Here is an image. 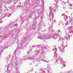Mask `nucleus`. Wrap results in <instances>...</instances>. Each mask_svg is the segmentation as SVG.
Masks as SVG:
<instances>
[{"label":"nucleus","instance_id":"obj_45","mask_svg":"<svg viewBox=\"0 0 73 73\" xmlns=\"http://www.w3.org/2000/svg\"><path fill=\"white\" fill-rule=\"evenodd\" d=\"M56 22V21H53V23H54Z\"/></svg>","mask_w":73,"mask_h":73},{"label":"nucleus","instance_id":"obj_44","mask_svg":"<svg viewBox=\"0 0 73 73\" xmlns=\"http://www.w3.org/2000/svg\"><path fill=\"white\" fill-rule=\"evenodd\" d=\"M27 9V8H26ZM27 9V11H26V10H25H25L24 9H23V10H24L25 11H26V12H27V11H28V9Z\"/></svg>","mask_w":73,"mask_h":73},{"label":"nucleus","instance_id":"obj_24","mask_svg":"<svg viewBox=\"0 0 73 73\" xmlns=\"http://www.w3.org/2000/svg\"><path fill=\"white\" fill-rule=\"evenodd\" d=\"M32 48L30 49L29 50V51L28 52V53H29L31 52H32Z\"/></svg>","mask_w":73,"mask_h":73},{"label":"nucleus","instance_id":"obj_53","mask_svg":"<svg viewBox=\"0 0 73 73\" xmlns=\"http://www.w3.org/2000/svg\"><path fill=\"white\" fill-rule=\"evenodd\" d=\"M38 27H40V25H38Z\"/></svg>","mask_w":73,"mask_h":73},{"label":"nucleus","instance_id":"obj_31","mask_svg":"<svg viewBox=\"0 0 73 73\" xmlns=\"http://www.w3.org/2000/svg\"><path fill=\"white\" fill-rule=\"evenodd\" d=\"M15 69L16 71H17V70H18V69H19V68H18L17 67H16L15 68Z\"/></svg>","mask_w":73,"mask_h":73},{"label":"nucleus","instance_id":"obj_2","mask_svg":"<svg viewBox=\"0 0 73 73\" xmlns=\"http://www.w3.org/2000/svg\"><path fill=\"white\" fill-rule=\"evenodd\" d=\"M36 47L38 48H40L39 50H35V54L36 56H37V57H38V56H40L41 54H43L44 53V50L45 49H47V52H49L50 50V48L47 45L44 46V45H37Z\"/></svg>","mask_w":73,"mask_h":73},{"label":"nucleus","instance_id":"obj_20","mask_svg":"<svg viewBox=\"0 0 73 73\" xmlns=\"http://www.w3.org/2000/svg\"><path fill=\"white\" fill-rule=\"evenodd\" d=\"M6 38V36H2V39L3 40H5Z\"/></svg>","mask_w":73,"mask_h":73},{"label":"nucleus","instance_id":"obj_56","mask_svg":"<svg viewBox=\"0 0 73 73\" xmlns=\"http://www.w3.org/2000/svg\"><path fill=\"white\" fill-rule=\"evenodd\" d=\"M26 6H27V5H26Z\"/></svg>","mask_w":73,"mask_h":73},{"label":"nucleus","instance_id":"obj_41","mask_svg":"<svg viewBox=\"0 0 73 73\" xmlns=\"http://www.w3.org/2000/svg\"><path fill=\"white\" fill-rule=\"evenodd\" d=\"M70 7H72V4H70Z\"/></svg>","mask_w":73,"mask_h":73},{"label":"nucleus","instance_id":"obj_39","mask_svg":"<svg viewBox=\"0 0 73 73\" xmlns=\"http://www.w3.org/2000/svg\"><path fill=\"white\" fill-rule=\"evenodd\" d=\"M41 19H43V16H42V17H41Z\"/></svg>","mask_w":73,"mask_h":73},{"label":"nucleus","instance_id":"obj_18","mask_svg":"<svg viewBox=\"0 0 73 73\" xmlns=\"http://www.w3.org/2000/svg\"><path fill=\"white\" fill-rule=\"evenodd\" d=\"M10 26H12V25H11V24H10L9 25L5 27V28H6V29H8V28H9V27H10Z\"/></svg>","mask_w":73,"mask_h":73},{"label":"nucleus","instance_id":"obj_51","mask_svg":"<svg viewBox=\"0 0 73 73\" xmlns=\"http://www.w3.org/2000/svg\"><path fill=\"white\" fill-rule=\"evenodd\" d=\"M11 36H13V35H11Z\"/></svg>","mask_w":73,"mask_h":73},{"label":"nucleus","instance_id":"obj_5","mask_svg":"<svg viewBox=\"0 0 73 73\" xmlns=\"http://www.w3.org/2000/svg\"><path fill=\"white\" fill-rule=\"evenodd\" d=\"M60 41L62 42V46H60V47L59 49L61 52H64L65 48V47H67L68 45H67V44L64 45V38H62V39H61V37H60Z\"/></svg>","mask_w":73,"mask_h":73},{"label":"nucleus","instance_id":"obj_29","mask_svg":"<svg viewBox=\"0 0 73 73\" xmlns=\"http://www.w3.org/2000/svg\"><path fill=\"white\" fill-rule=\"evenodd\" d=\"M42 4H44V0H42Z\"/></svg>","mask_w":73,"mask_h":73},{"label":"nucleus","instance_id":"obj_58","mask_svg":"<svg viewBox=\"0 0 73 73\" xmlns=\"http://www.w3.org/2000/svg\"><path fill=\"white\" fill-rule=\"evenodd\" d=\"M72 19H73V18H72Z\"/></svg>","mask_w":73,"mask_h":73},{"label":"nucleus","instance_id":"obj_23","mask_svg":"<svg viewBox=\"0 0 73 73\" xmlns=\"http://www.w3.org/2000/svg\"><path fill=\"white\" fill-rule=\"evenodd\" d=\"M8 46L6 44H5V46L3 47L4 48H7Z\"/></svg>","mask_w":73,"mask_h":73},{"label":"nucleus","instance_id":"obj_4","mask_svg":"<svg viewBox=\"0 0 73 73\" xmlns=\"http://www.w3.org/2000/svg\"><path fill=\"white\" fill-rule=\"evenodd\" d=\"M52 7L51 6L50 7V21H51V20L52 21H53V19H54V15L53 13V12H54V13H56V8H52Z\"/></svg>","mask_w":73,"mask_h":73},{"label":"nucleus","instance_id":"obj_12","mask_svg":"<svg viewBox=\"0 0 73 73\" xmlns=\"http://www.w3.org/2000/svg\"><path fill=\"white\" fill-rule=\"evenodd\" d=\"M44 70H46V69L42 68H40V70L42 71V72L39 73H45V71H44ZM36 73H38V72H36Z\"/></svg>","mask_w":73,"mask_h":73},{"label":"nucleus","instance_id":"obj_40","mask_svg":"<svg viewBox=\"0 0 73 73\" xmlns=\"http://www.w3.org/2000/svg\"><path fill=\"white\" fill-rule=\"evenodd\" d=\"M13 25H15V24L14 23H12Z\"/></svg>","mask_w":73,"mask_h":73},{"label":"nucleus","instance_id":"obj_30","mask_svg":"<svg viewBox=\"0 0 73 73\" xmlns=\"http://www.w3.org/2000/svg\"><path fill=\"white\" fill-rule=\"evenodd\" d=\"M4 8L6 9L7 10V11H9V10H8V9H7V7L6 6H5Z\"/></svg>","mask_w":73,"mask_h":73},{"label":"nucleus","instance_id":"obj_8","mask_svg":"<svg viewBox=\"0 0 73 73\" xmlns=\"http://www.w3.org/2000/svg\"><path fill=\"white\" fill-rule=\"evenodd\" d=\"M8 16V17H9L10 16V14H7L6 13H4L3 14H2L1 16V18H4L5 17H6L7 16Z\"/></svg>","mask_w":73,"mask_h":73},{"label":"nucleus","instance_id":"obj_22","mask_svg":"<svg viewBox=\"0 0 73 73\" xmlns=\"http://www.w3.org/2000/svg\"><path fill=\"white\" fill-rule=\"evenodd\" d=\"M3 50H4L3 49H1V51H0V56H1V53H2V52H3Z\"/></svg>","mask_w":73,"mask_h":73},{"label":"nucleus","instance_id":"obj_57","mask_svg":"<svg viewBox=\"0 0 73 73\" xmlns=\"http://www.w3.org/2000/svg\"><path fill=\"white\" fill-rule=\"evenodd\" d=\"M14 5H13L14 6Z\"/></svg>","mask_w":73,"mask_h":73},{"label":"nucleus","instance_id":"obj_33","mask_svg":"<svg viewBox=\"0 0 73 73\" xmlns=\"http://www.w3.org/2000/svg\"><path fill=\"white\" fill-rule=\"evenodd\" d=\"M12 8H10V11H13V10H12Z\"/></svg>","mask_w":73,"mask_h":73},{"label":"nucleus","instance_id":"obj_26","mask_svg":"<svg viewBox=\"0 0 73 73\" xmlns=\"http://www.w3.org/2000/svg\"><path fill=\"white\" fill-rule=\"evenodd\" d=\"M16 1H17L16 0H14L13 1L14 3V5H15V4H16Z\"/></svg>","mask_w":73,"mask_h":73},{"label":"nucleus","instance_id":"obj_19","mask_svg":"<svg viewBox=\"0 0 73 73\" xmlns=\"http://www.w3.org/2000/svg\"><path fill=\"white\" fill-rule=\"evenodd\" d=\"M3 11L2 10V6L0 4V13H1V12Z\"/></svg>","mask_w":73,"mask_h":73},{"label":"nucleus","instance_id":"obj_27","mask_svg":"<svg viewBox=\"0 0 73 73\" xmlns=\"http://www.w3.org/2000/svg\"><path fill=\"white\" fill-rule=\"evenodd\" d=\"M43 23V22H42V20L40 21V24L41 25V24H42Z\"/></svg>","mask_w":73,"mask_h":73},{"label":"nucleus","instance_id":"obj_52","mask_svg":"<svg viewBox=\"0 0 73 73\" xmlns=\"http://www.w3.org/2000/svg\"><path fill=\"white\" fill-rule=\"evenodd\" d=\"M8 58L7 59V60H8Z\"/></svg>","mask_w":73,"mask_h":73},{"label":"nucleus","instance_id":"obj_9","mask_svg":"<svg viewBox=\"0 0 73 73\" xmlns=\"http://www.w3.org/2000/svg\"><path fill=\"white\" fill-rule=\"evenodd\" d=\"M71 37V35H68V36H65L64 37V39L66 40L67 41L68 40H69L70 39V37Z\"/></svg>","mask_w":73,"mask_h":73},{"label":"nucleus","instance_id":"obj_49","mask_svg":"<svg viewBox=\"0 0 73 73\" xmlns=\"http://www.w3.org/2000/svg\"><path fill=\"white\" fill-rule=\"evenodd\" d=\"M29 0H28V2L29 1Z\"/></svg>","mask_w":73,"mask_h":73},{"label":"nucleus","instance_id":"obj_17","mask_svg":"<svg viewBox=\"0 0 73 73\" xmlns=\"http://www.w3.org/2000/svg\"><path fill=\"white\" fill-rule=\"evenodd\" d=\"M36 1L37 2V3H38V5H36V6L34 7V8H36V7H38V3H40V1L39 0H36Z\"/></svg>","mask_w":73,"mask_h":73},{"label":"nucleus","instance_id":"obj_3","mask_svg":"<svg viewBox=\"0 0 73 73\" xmlns=\"http://www.w3.org/2000/svg\"><path fill=\"white\" fill-rule=\"evenodd\" d=\"M57 33H55L54 36L52 35H44L41 36L40 35H39L37 37V38L41 39V40H48L52 37V38H54V40H56L57 38V37L60 36V35L59 34H60V33H61V31H60V29H59L57 31Z\"/></svg>","mask_w":73,"mask_h":73},{"label":"nucleus","instance_id":"obj_36","mask_svg":"<svg viewBox=\"0 0 73 73\" xmlns=\"http://www.w3.org/2000/svg\"><path fill=\"white\" fill-rule=\"evenodd\" d=\"M70 73V71H68L66 72V73Z\"/></svg>","mask_w":73,"mask_h":73},{"label":"nucleus","instance_id":"obj_25","mask_svg":"<svg viewBox=\"0 0 73 73\" xmlns=\"http://www.w3.org/2000/svg\"><path fill=\"white\" fill-rule=\"evenodd\" d=\"M3 1L2 0H0V3L1 4H2V3H3Z\"/></svg>","mask_w":73,"mask_h":73},{"label":"nucleus","instance_id":"obj_10","mask_svg":"<svg viewBox=\"0 0 73 73\" xmlns=\"http://www.w3.org/2000/svg\"><path fill=\"white\" fill-rule=\"evenodd\" d=\"M54 51V50H55L54 52V56L55 57H57V48L56 47H55L54 48L52 49Z\"/></svg>","mask_w":73,"mask_h":73},{"label":"nucleus","instance_id":"obj_1","mask_svg":"<svg viewBox=\"0 0 73 73\" xmlns=\"http://www.w3.org/2000/svg\"><path fill=\"white\" fill-rule=\"evenodd\" d=\"M42 54H41L40 56H39L38 57L37 56H36V54L34 55V56H33V58H27L28 56H24L22 59L19 58L17 57V66L19 62H21L23 60H27V59H29V60H32L33 62L36 61L37 60H38V59H40V60H43L44 62H47V60H44L45 58V57L44 56H41Z\"/></svg>","mask_w":73,"mask_h":73},{"label":"nucleus","instance_id":"obj_21","mask_svg":"<svg viewBox=\"0 0 73 73\" xmlns=\"http://www.w3.org/2000/svg\"><path fill=\"white\" fill-rule=\"evenodd\" d=\"M21 18L22 19V20H21L22 21H24V20H25V17H23L22 16V17H21Z\"/></svg>","mask_w":73,"mask_h":73},{"label":"nucleus","instance_id":"obj_6","mask_svg":"<svg viewBox=\"0 0 73 73\" xmlns=\"http://www.w3.org/2000/svg\"><path fill=\"white\" fill-rule=\"evenodd\" d=\"M57 61H56V62H54V63H55V64H57L58 63V61H60V63L62 64L63 67V68H65V62H64L63 61L62 59L61 58H60V57H59V58L57 57Z\"/></svg>","mask_w":73,"mask_h":73},{"label":"nucleus","instance_id":"obj_46","mask_svg":"<svg viewBox=\"0 0 73 73\" xmlns=\"http://www.w3.org/2000/svg\"><path fill=\"white\" fill-rule=\"evenodd\" d=\"M69 9H72V8H71V7H70L69 8Z\"/></svg>","mask_w":73,"mask_h":73},{"label":"nucleus","instance_id":"obj_13","mask_svg":"<svg viewBox=\"0 0 73 73\" xmlns=\"http://www.w3.org/2000/svg\"><path fill=\"white\" fill-rule=\"evenodd\" d=\"M62 16H64V20H67L68 19V16L65 15L64 14H62Z\"/></svg>","mask_w":73,"mask_h":73},{"label":"nucleus","instance_id":"obj_55","mask_svg":"<svg viewBox=\"0 0 73 73\" xmlns=\"http://www.w3.org/2000/svg\"><path fill=\"white\" fill-rule=\"evenodd\" d=\"M59 0H58V1H59Z\"/></svg>","mask_w":73,"mask_h":73},{"label":"nucleus","instance_id":"obj_32","mask_svg":"<svg viewBox=\"0 0 73 73\" xmlns=\"http://www.w3.org/2000/svg\"><path fill=\"white\" fill-rule=\"evenodd\" d=\"M56 8V9H58V5H56L55 6Z\"/></svg>","mask_w":73,"mask_h":73},{"label":"nucleus","instance_id":"obj_37","mask_svg":"<svg viewBox=\"0 0 73 73\" xmlns=\"http://www.w3.org/2000/svg\"><path fill=\"white\" fill-rule=\"evenodd\" d=\"M14 25L15 27H17V24H15Z\"/></svg>","mask_w":73,"mask_h":73},{"label":"nucleus","instance_id":"obj_50","mask_svg":"<svg viewBox=\"0 0 73 73\" xmlns=\"http://www.w3.org/2000/svg\"><path fill=\"white\" fill-rule=\"evenodd\" d=\"M19 4H21V2H19Z\"/></svg>","mask_w":73,"mask_h":73},{"label":"nucleus","instance_id":"obj_7","mask_svg":"<svg viewBox=\"0 0 73 73\" xmlns=\"http://www.w3.org/2000/svg\"><path fill=\"white\" fill-rule=\"evenodd\" d=\"M37 19V17H36L35 19V20L34 21V23L33 24L32 26V29L33 30H34V29H35L36 28V19Z\"/></svg>","mask_w":73,"mask_h":73},{"label":"nucleus","instance_id":"obj_11","mask_svg":"<svg viewBox=\"0 0 73 73\" xmlns=\"http://www.w3.org/2000/svg\"><path fill=\"white\" fill-rule=\"evenodd\" d=\"M17 8H21H21H23V9H24L25 10V9L26 11H27V7H23V6L19 5L17 6Z\"/></svg>","mask_w":73,"mask_h":73},{"label":"nucleus","instance_id":"obj_35","mask_svg":"<svg viewBox=\"0 0 73 73\" xmlns=\"http://www.w3.org/2000/svg\"><path fill=\"white\" fill-rule=\"evenodd\" d=\"M55 2H56V4H58V2H56V0H55Z\"/></svg>","mask_w":73,"mask_h":73},{"label":"nucleus","instance_id":"obj_54","mask_svg":"<svg viewBox=\"0 0 73 73\" xmlns=\"http://www.w3.org/2000/svg\"><path fill=\"white\" fill-rule=\"evenodd\" d=\"M44 26H45V25H44Z\"/></svg>","mask_w":73,"mask_h":73},{"label":"nucleus","instance_id":"obj_34","mask_svg":"<svg viewBox=\"0 0 73 73\" xmlns=\"http://www.w3.org/2000/svg\"><path fill=\"white\" fill-rule=\"evenodd\" d=\"M29 35V33H26V36H28V35Z\"/></svg>","mask_w":73,"mask_h":73},{"label":"nucleus","instance_id":"obj_42","mask_svg":"<svg viewBox=\"0 0 73 73\" xmlns=\"http://www.w3.org/2000/svg\"><path fill=\"white\" fill-rule=\"evenodd\" d=\"M3 21H0V23H2Z\"/></svg>","mask_w":73,"mask_h":73},{"label":"nucleus","instance_id":"obj_38","mask_svg":"<svg viewBox=\"0 0 73 73\" xmlns=\"http://www.w3.org/2000/svg\"><path fill=\"white\" fill-rule=\"evenodd\" d=\"M11 31H9V35H11Z\"/></svg>","mask_w":73,"mask_h":73},{"label":"nucleus","instance_id":"obj_14","mask_svg":"<svg viewBox=\"0 0 73 73\" xmlns=\"http://www.w3.org/2000/svg\"><path fill=\"white\" fill-rule=\"evenodd\" d=\"M58 3H61V4H62V5H65V2L63 1H61V0H59L58 1Z\"/></svg>","mask_w":73,"mask_h":73},{"label":"nucleus","instance_id":"obj_28","mask_svg":"<svg viewBox=\"0 0 73 73\" xmlns=\"http://www.w3.org/2000/svg\"><path fill=\"white\" fill-rule=\"evenodd\" d=\"M68 21H67L66 23H65L66 25H67L68 24Z\"/></svg>","mask_w":73,"mask_h":73},{"label":"nucleus","instance_id":"obj_15","mask_svg":"<svg viewBox=\"0 0 73 73\" xmlns=\"http://www.w3.org/2000/svg\"><path fill=\"white\" fill-rule=\"evenodd\" d=\"M51 69L50 68H48L47 69V73H52L50 72Z\"/></svg>","mask_w":73,"mask_h":73},{"label":"nucleus","instance_id":"obj_47","mask_svg":"<svg viewBox=\"0 0 73 73\" xmlns=\"http://www.w3.org/2000/svg\"><path fill=\"white\" fill-rule=\"evenodd\" d=\"M68 3L69 4V1H68Z\"/></svg>","mask_w":73,"mask_h":73},{"label":"nucleus","instance_id":"obj_48","mask_svg":"<svg viewBox=\"0 0 73 73\" xmlns=\"http://www.w3.org/2000/svg\"><path fill=\"white\" fill-rule=\"evenodd\" d=\"M6 67H7V69H8V66H6Z\"/></svg>","mask_w":73,"mask_h":73},{"label":"nucleus","instance_id":"obj_43","mask_svg":"<svg viewBox=\"0 0 73 73\" xmlns=\"http://www.w3.org/2000/svg\"><path fill=\"white\" fill-rule=\"evenodd\" d=\"M49 66V64H47V67H48Z\"/></svg>","mask_w":73,"mask_h":73},{"label":"nucleus","instance_id":"obj_16","mask_svg":"<svg viewBox=\"0 0 73 73\" xmlns=\"http://www.w3.org/2000/svg\"><path fill=\"white\" fill-rule=\"evenodd\" d=\"M48 31L49 32H54V30L52 29V28H50V30H48Z\"/></svg>","mask_w":73,"mask_h":73}]
</instances>
